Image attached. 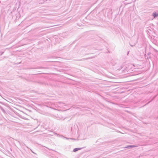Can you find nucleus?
<instances>
[{"label": "nucleus", "instance_id": "f257e3e1", "mask_svg": "<svg viewBox=\"0 0 158 158\" xmlns=\"http://www.w3.org/2000/svg\"><path fill=\"white\" fill-rule=\"evenodd\" d=\"M81 148H76L74 149L73 152H76L77 151L81 150Z\"/></svg>", "mask_w": 158, "mask_h": 158}, {"label": "nucleus", "instance_id": "f03ea898", "mask_svg": "<svg viewBox=\"0 0 158 158\" xmlns=\"http://www.w3.org/2000/svg\"><path fill=\"white\" fill-rule=\"evenodd\" d=\"M158 15V14H156L155 12L153 14V16H154V17H155L157 16Z\"/></svg>", "mask_w": 158, "mask_h": 158}]
</instances>
